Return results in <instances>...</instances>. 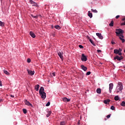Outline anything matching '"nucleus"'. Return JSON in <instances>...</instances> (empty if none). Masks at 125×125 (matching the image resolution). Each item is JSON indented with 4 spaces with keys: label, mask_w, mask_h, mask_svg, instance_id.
I'll use <instances>...</instances> for the list:
<instances>
[{
    "label": "nucleus",
    "mask_w": 125,
    "mask_h": 125,
    "mask_svg": "<svg viewBox=\"0 0 125 125\" xmlns=\"http://www.w3.org/2000/svg\"><path fill=\"white\" fill-rule=\"evenodd\" d=\"M2 99H0V102H2Z\"/></svg>",
    "instance_id": "49"
},
{
    "label": "nucleus",
    "mask_w": 125,
    "mask_h": 125,
    "mask_svg": "<svg viewBox=\"0 0 125 125\" xmlns=\"http://www.w3.org/2000/svg\"><path fill=\"white\" fill-rule=\"evenodd\" d=\"M39 88H40V85L39 84H37L35 86V89L36 90V91H38V90H39Z\"/></svg>",
    "instance_id": "18"
},
{
    "label": "nucleus",
    "mask_w": 125,
    "mask_h": 125,
    "mask_svg": "<svg viewBox=\"0 0 125 125\" xmlns=\"http://www.w3.org/2000/svg\"><path fill=\"white\" fill-rule=\"evenodd\" d=\"M122 49L121 48H119V50H118V52H122Z\"/></svg>",
    "instance_id": "42"
},
{
    "label": "nucleus",
    "mask_w": 125,
    "mask_h": 125,
    "mask_svg": "<svg viewBox=\"0 0 125 125\" xmlns=\"http://www.w3.org/2000/svg\"><path fill=\"white\" fill-rule=\"evenodd\" d=\"M97 0H93L94 1H96Z\"/></svg>",
    "instance_id": "52"
},
{
    "label": "nucleus",
    "mask_w": 125,
    "mask_h": 125,
    "mask_svg": "<svg viewBox=\"0 0 125 125\" xmlns=\"http://www.w3.org/2000/svg\"><path fill=\"white\" fill-rule=\"evenodd\" d=\"M54 28H55V29H57V30H60V29H61V28L60 27V26L58 25H55L54 26Z\"/></svg>",
    "instance_id": "19"
},
{
    "label": "nucleus",
    "mask_w": 125,
    "mask_h": 125,
    "mask_svg": "<svg viewBox=\"0 0 125 125\" xmlns=\"http://www.w3.org/2000/svg\"><path fill=\"white\" fill-rule=\"evenodd\" d=\"M51 76L52 77H55V72H53L52 74H51Z\"/></svg>",
    "instance_id": "35"
},
{
    "label": "nucleus",
    "mask_w": 125,
    "mask_h": 125,
    "mask_svg": "<svg viewBox=\"0 0 125 125\" xmlns=\"http://www.w3.org/2000/svg\"><path fill=\"white\" fill-rule=\"evenodd\" d=\"M29 2L32 5V6H35V7H39V5H38V3L34 1L33 0H30Z\"/></svg>",
    "instance_id": "4"
},
{
    "label": "nucleus",
    "mask_w": 125,
    "mask_h": 125,
    "mask_svg": "<svg viewBox=\"0 0 125 125\" xmlns=\"http://www.w3.org/2000/svg\"><path fill=\"white\" fill-rule=\"evenodd\" d=\"M125 21V17L122 19V21Z\"/></svg>",
    "instance_id": "47"
},
{
    "label": "nucleus",
    "mask_w": 125,
    "mask_h": 125,
    "mask_svg": "<svg viewBox=\"0 0 125 125\" xmlns=\"http://www.w3.org/2000/svg\"><path fill=\"white\" fill-rule=\"evenodd\" d=\"M81 69H82V70H83V71H84V72H85L86 71V70H87V67H86V66H85L83 65H82L81 66Z\"/></svg>",
    "instance_id": "12"
},
{
    "label": "nucleus",
    "mask_w": 125,
    "mask_h": 125,
    "mask_svg": "<svg viewBox=\"0 0 125 125\" xmlns=\"http://www.w3.org/2000/svg\"><path fill=\"white\" fill-rule=\"evenodd\" d=\"M115 18H116V19H118V18H120V15L116 16V17H115Z\"/></svg>",
    "instance_id": "41"
},
{
    "label": "nucleus",
    "mask_w": 125,
    "mask_h": 125,
    "mask_svg": "<svg viewBox=\"0 0 125 125\" xmlns=\"http://www.w3.org/2000/svg\"><path fill=\"white\" fill-rule=\"evenodd\" d=\"M110 117H111V114H109L108 115L106 116V118L107 119H109V118H110Z\"/></svg>",
    "instance_id": "40"
},
{
    "label": "nucleus",
    "mask_w": 125,
    "mask_h": 125,
    "mask_svg": "<svg viewBox=\"0 0 125 125\" xmlns=\"http://www.w3.org/2000/svg\"><path fill=\"white\" fill-rule=\"evenodd\" d=\"M112 44H116V42H114L113 41H111Z\"/></svg>",
    "instance_id": "43"
},
{
    "label": "nucleus",
    "mask_w": 125,
    "mask_h": 125,
    "mask_svg": "<svg viewBox=\"0 0 125 125\" xmlns=\"http://www.w3.org/2000/svg\"><path fill=\"white\" fill-rule=\"evenodd\" d=\"M62 101L63 102H70V101H71V99H68L67 98H63Z\"/></svg>",
    "instance_id": "11"
},
{
    "label": "nucleus",
    "mask_w": 125,
    "mask_h": 125,
    "mask_svg": "<svg viewBox=\"0 0 125 125\" xmlns=\"http://www.w3.org/2000/svg\"><path fill=\"white\" fill-rule=\"evenodd\" d=\"M97 52H98L99 53H100V52H101V50H97Z\"/></svg>",
    "instance_id": "46"
},
{
    "label": "nucleus",
    "mask_w": 125,
    "mask_h": 125,
    "mask_svg": "<svg viewBox=\"0 0 125 125\" xmlns=\"http://www.w3.org/2000/svg\"><path fill=\"white\" fill-rule=\"evenodd\" d=\"M114 100H115V101H118V100H119V96H116L114 97Z\"/></svg>",
    "instance_id": "28"
},
{
    "label": "nucleus",
    "mask_w": 125,
    "mask_h": 125,
    "mask_svg": "<svg viewBox=\"0 0 125 125\" xmlns=\"http://www.w3.org/2000/svg\"><path fill=\"white\" fill-rule=\"evenodd\" d=\"M50 115H51V111H49L48 112V113L47 114V115H46V117H47V118H48V117H49V116H50Z\"/></svg>",
    "instance_id": "26"
},
{
    "label": "nucleus",
    "mask_w": 125,
    "mask_h": 125,
    "mask_svg": "<svg viewBox=\"0 0 125 125\" xmlns=\"http://www.w3.org/2000/svg\"><path fill=\"white\" fill-rule=\"evenodd\" d=\"M122 54V52H120L119 53H118V55H120V56H121Z\"/></svg>",
    "instance_id": "44"
},
{
    "label": "nucleus",
    "mask_w": 125,
    "mask_h": 125,
    "mask_svg": "<svg viewBox=\"0 0 125 125\" xmlns=\"http://www.w3.org/2000/svg\"><path fill=\"white\" fill-rule=\"evenodd\" d=\"M60 125H66V122L64 121L61 122Z\"/></svg>",
    "instance_id": "27"
},
{
    "label": "nucleus",
    "mask_w": 125,
    "mask_h": 125,
    "mask_svg": "<svg viewBox=\"0 0 125 125\" xmlns=\"http://www.w3.org/2000/svg\"><path fill=\"white\" fill-rule=\"evenodd\" d=\"M78 125H80V120H79V122H78Z\"/></svg>",
    "instance_id": "50"
},
{
    "label": "nucleus",
    "mask_w": 125,
    "mask_h": 125,
    "mask_svg": "<svg viewBox=\"0 0 125 125\" xmlns=\"http://www.w3.org/2000/svg\"><path fill=\"white\" fill-rule=\"evenodd\" d=\"M10 96H11V97H12V98H14V96L13 95H11Z\"/></svg>",
    "instance_id": "48"
},
{
    "label": "nucleus",
    "mask_w": 125,
    "mask_h": 125,
    "mask_svg": "<svg viewBox=\"0 0 125 125\" xmlns=\"http://www.w3.org/2000/svg\"><path fill=\"white\" fill-rule=\"evenodd\" d=\"M91 10L92 12H94V13H97L98 12L96 9L94 10L93 9H91Z\"/></svg>",
    "instance_id": "23"
},
{
    "label": "nucleus",
    "mask_w": 125,
    "mask_h": 125,
    "mask_svg": "<svg viewBox=\"0 0 125 125\" xmlns=\"http://www.w3.org/2000/svg\"><path fill=\"white\" fill-rule=\"evenodd\" d=\"M89 42H91V43H92V44L94 45V46H96V44H95L93 41H92V40H91L90 39H89Z\"/></svg>",
    "instance_id": "20"
},
{
    "label": "nucleus",
    "mask_w": 125,
    "mask_h": 125,
    "mask_svg": "<svg viewBox=\"0 0 125 125\" xmlns=\"http://www.w3.org/2000/svg\"><path fill=\"white\" fill-rule=\"evenodd\" d=\"M97 93L98 94H100L101 93V89L100 88H97L96 90Z\"/></svg>",
    "instance_id": "17"
},
{
    "label": "nucleus",
    "mask_w": 125,
    "mask_h": 125,
    "mask_svg": "<svg viewBox=\"0 0 125 125\" xmlns=\"http://www.w3.org/2000/svg\"><path fill=\"white\" fill-rule=\"evenodd\" d=\"M119 53V52L118 49L114 50V53H115V54H118Z\"/></svg>",
    "instance_id": "24"
},
{
    "label": "nucleus",
    "mask_w": 125,
    "mask_h": 125,
    "mask_svg": "<svg viewBox=\"0 0 125 125\" xmlns=\"http://www.w3.org/2000/svg\"><path fill=\"white\" fill-rule=\"evenodd\" d=\"M24 103L25 105H27V106H31V107H33V104H32L30 103V102L28 101L27 100H24Z\"/></svg>",
    "instance_id": "7"
},
{
    "label": "nucleus",
    "mask_w": 125,
    "mask_h": 125,
    "mask_svg": "<svg viewBox=\"0 0 125 125\" xmlns=\"http://www.w3.org/2000/svg\"><path fill=\"white\" fill-rule=\"evenodd\" d=\"M29 34H30L31 37H32V38H33L34 39V38H36V35L33 32L30 31Z\"/></svg>",
    "instance_id": "13"
},
{
    "label": "nucleus",
    "mask_w": 125,
    "mask_h": 125,
    "mask_svg": "<svg viewBox=\"0 0 125 125\" xmlns=\"http://www.w3.org/2000/svg\"><path fill=\"white\" fill-rule=\"evenodd\" d=\"M110 101L111 100L110 99L104 100V104H108Z\"/></svg>",
    "instance_id": "15"
},
{
    "label": "nucleus",
    "mask_w": 125,
    "mask_h": 125,
    "mask_svg": "<svg viewBox=\"0 0 125 125\" xmlns=\"http://www.w3.org/2000/svg\"><path fill=\"white\" fill-rule=\"evenodd\" d=\"M22 111H23V114H27V109L23 108L22 109Z\"/></svg>",
    "instance_id": "31"
},
{
    "label": "nucleus",
    "mask_w": 125,
    "mask_h": 125,
    "mask_svg": "<svg viewBox=\"0 0 125 125\" xmlns=\"http://www.w3.org/2000/svg\"><path fill=\"white\" fill-rule=\"evenodd\" d=\"M121 37H122V38H124V35H121Z\"/></svg>",
    "instance_id": "51"
},
{
    "label": "nucleus",
    "mask_w": 125,
    "mask_h": 125,
    "mask_svg": "<svg viewBox=\"0 0 125 125\" xmlns=\"http://www.w3.org/2000/svg\"><path fill=\"white\" fill-rule=\"evenodd\" d=\"M0 86H2V84L1 83V81L0 80Z\"/></svg>",
    "instance_id": "45"
},
{
    "label": "nucleus",
    "mask_w": 125,
    "mask_h": 125,
    "mask_svg": "<svg viewBox=\"0 0 125 125\" xmlns=\"http://www.w3.org/2000/svg\"><path fill=\"white\" fill-rule=\"evenodd\" d=\"M117 89L118 90L117 91V92L119 93L120 91H122L123 89H124V87L123 86V83L122 82H119L118 83V85L116 87Z\"/></svg>",
    "instance_id": "2"
},
{
    "label": "nucleus",
    "mask_w": 125,
    "mask_h": 125,
    "mask_svg": "<svg viewBox=\"0 0 125 125\" xmlns=\"http://www.w3.org/2000/svg\"><path fill=\"white\" fill-rule=\"evenodd\" d=\"M121 106H123V107H125V101H123L122 103L121 104Z\"/></svg>",
    "instance_id": "30"
},
{
    "label": "nucleus",
    "mask_w": 125,
    "mask_h": 125,
    "mask_svg": "<svg viewBox=\"0 0 125 125\" xmlns=\"http://www.w3.org/2000/svg\"><path fill=\"white\" fill-rule=\"evenodd\" d=\"M125 31L124 30H122V29H116V34L117 35L118 37H120L119 35H121V34H124Z\"/></svg>",
    "instance_id": "3"
},
{
    "label": "nucleus",
    "mask_w": 125,
    "mask_h": 125,
    "mask_svg": "<svg viewBox=\"0 0 125 125\" xmlns=\"http://www.w3.org/2000/svg\"><path fill=\"white\" fill-rule=\"evenodd\" d=\"M111 110H115V106H111L110 107Z\"/></svg>",
    "instance_id": "37"
},
{
    "label": "nucleus",
    "mask_w": 125,
    "mask_h": 125,
    "mask_svg": "<svg viewBox=\"0 0 125 125\" xmlns=\"http://www.w3.org/2000/svg\"><path fill=\"white\" fill-rule=\"evenodd\" d=\"M124 21L125 22H122L121 23V26H125V21Z\"/></svg>",
    "instance_id": "36"
},
{
    "label": "nucleus",
    "mask_w": 125,
    "mask_h": 125,
    "mask_svg": "<svg viewBox=\"0 0 125 125\" xmlns=\"http://www.w3.org/2000/svg\"><path fill=\"white\" fill-rule=\"evenodd\" d=\"M124 59V57L123 56L119 57V56H116L114 58V60H118V61H121V60H123Z\"/></svg>",
    "instance_id": "6"
},
{
    "label": "nucleus",
    "mask_w": 125,
    "mask_h": 125,
    "mask_svg": "<svg viewBox=\"0 0 125 125\" xmlns=\"http://www.w3.org/2000/svg\"><path fill=\"white\" fill-rule=\"evenodd\" d=\"M119 39H120V41H122L123 43H124V42H125V39L122 38V37H119Z\"/></svg>",
    "instance_id": "29"
},
{
    "label": "nucleus",
    "mask_w": 125,
    "mask_h": 125,
    "mask_svg": "<svg viewBox=\"0 0 125 125\" xmlns=\"http://www.w3.org/2000/svg\"><path fill=\"white\" fill-rule=\"evenodd\" d=\"M27 63H30L31 62V59H28L27 60Z\"/></svg>",
    "instance_id": "38"
},
{
    "label": "nucleus",
    "mask_w": 125,
    "mask_h": 125,
    "mask_svg": "<svg viewBox=\"0 0 125 125\" xmlns=\"http://www.w3.org/2000/svg\"><path fill=\"white\" fill-rule=\"evenodd\" d=\"M31 17H33V18H35V19H37L38 18V16H34L33 15H31Z\"/></svg>",
    "instance_id": "32"
},
{
    "label": "nucleus",
    "mask_w": 125,
    "mask_h": 125,
    "mask_svg": "<svg viewBox=\"0 0 125 125\" xmlns=\"http://www.w3.org/2000/svg\"><path fill=\"white\" fill-rule=\"evenodd\" d=\"M113 87H114V84L113 83H110L109 84V92L110 93L112 92V89H113Z\"/></svg>",
    "instance_id": "9"
},
{
    "label": "nucleus",
    "mask_w": 125,
    "mask_h": 125,
    "mask_svg": "<svg viewBox=\"0 0 125 125\" xmlns=\"http://www.w3.org/2000/svg\"><path fill=\"white\" fill-rule=\"evenodd\" d=\"M3 72L4 74H5L6 75H7V76H9L10 74H9V72H8V71L4 70Z\"/></svg>",
    "instance_id": "25"
},
{
    "label": "nucleus",
    "mask_w": 125,
    "mask_h": 125,
    "mask_svg": "<svg viewBox=\"0 0 125 125\" xmlns=\"http://www.w3.org/2000/svg\"><path fill=\"white\" fill-rule=\"evenodd\" d=\"M110 27H113L114 26V21H112L111 22L109 23Z\"/></svg>",
    "instance_id": "22"
},
{
    "label": "nucleus",
    "mask_w": 125,
    "mask_h": 125,
    "mask_svg": "<svg viewBox=\"0 0 125 125\" xmlns=\"http://www.w3.org/2000/svg\"><path fill=\"white\" fill-rule=\"evenodd\" d=\"M88 16H89L90 18H92V13H91L90 11L88 12Z\"/></svg>",
    "instance_id": "16"
},
{
    "label": "nucleus",
    "mask_w": 125,
    "mask_h": 125,
    "mask_svg": "<svg viewBox=\"0 0 125 125\" xmlns=\"http://www.w3.org/2000/svg\"><path fill=\"white\" fill-rule=\"evenodd\" d=\"M39 94L43 100L45 99V98L46 97V93L44 92V88H43V87L42 86L40 88L39 90Z\"/></svg>",
    "instance_id": "1"
},
{
    "label": "nucleus",
    "mask_w": 125,
    "mask_h": 125,
    "mask_svg": "<svg viewBox=\"0 0 125 125\" xmlns=\"http://www.w3.org/2000/svg\"><path fill=\"white\" fill-rule=\"evenodd\" d=\"M81 60L82 61H83L84 62H86V61L87 60V58H86V56L84 55V54H82Z\"/></svg>",
    "instance_id": "5"
},
{
    "label": "nucleus",
    "mask_w": 125,
    "mask_h": 125,
    "mask_svg": "<svg viewBox=\"0 0 125 125\" xmlns=\"http://www.w3.org/2000/svg\"><path fill=\"white\" fill-rule=\"evenodd\" d=\"M90 74H91V72H90V71H88L86 73V76H89V75H90Z\"/></svg>",
    "instance_id": "34"
},
{
    "label": "nucleus",
    "mask_w": 125,
    "mask_h": 125,
    "mask_svg": "<svg viewBox=\"0 0 125 125\" xmlns=\"http://www.w3.org/2000/svg\"><path fill=\"white\" fill-rule=\"evenodd\" d=\"M27 71L28 72V75H30V76H33V75L35 74V71L30 70L29 69H27Z\"/></svg>",
    "instance_id": "8"
},
{
    "label": "nucleus",
    "mask_w": 125,
    "mask_h": 125,
    "mask_svg": "<svg viewBox=\"0 0 125 125\" xmlns=\"http://www.w3.org/2000/svg\"><path fill=\"white\" fill-rule=\"evenodd\" d=\"M0 26H1V27H4V22L0 21Z\"/></svg>",
    "instance_id": "21"
},
{
    "label": "nucleus",
    "mask_w": 125,
    "mask_h": 125,
    "mask_svg": "<svg viewBox=\"0 0 125 125\" xmlns=\"http://www.w3.org/2000/svg\"><path fill=\"white\" fill-rule=\"evenodd\" d=\"M100 64H101V65H102V63L100 62Z\"/></svg>",
    "instance_id": "53"
},
{
    "label": "nucleus",
    "mask_w": 125,
    "mask_h": 125,
    "mask_svg": "<svg viewBox=\"0 0 125 125\" xmlns=\"http://www.w3.org/2000/svg\"><path fill=\"white\" fill-rule=\"evenodd\" d=\"M49 105H50V102H48L45 105V106H46V107H48V106H49Z\"/></svg>",
    "instance_id": "33"
},
{
    "label": "nucleus",
    "mask_w": 125,
    "mask_h": 125,
    "mask_svg": "<svg viewBox=\"0 0 125 125\" xmlns=\"http://www.w3.org/2000/svg\"><path fill=\"white\" fill-rule=\"evenodd\" d=\"M79 47H80V48H83V46L82 45H79Z\"/></svg>",
    "instance_id": "39"
},
{
    "label": "nucleus",
    "mask_w": 125,
    "mask_h": 125,
    "mask_svg": "<svg viewBox=\"0 0 125 125\" xmlns=\"http://www.w3.org/2000/svg\"><path fill=\"white\" fill-rule=\"evenodd\" d=\"M58 55L60 57L61 59H63V55H62V53H61V52H58Z\"/></svg>",
    "instance_id": "14"
},
{
    "label": "nucleus",
    "mask_w": 125,
    "mask_h": 125,
    "mask_svg": "<svg viewBox=\"0 0 125 125\" xmlns=\"http://www.w3.org/2000/svg\"><path fill=\"white\" fill-rule=\"evenodd\" d=\"M96 36H97V37H98L99 39H100V40H103V36L101 33H96Z\"/></svg>",
    "instance_id": "10"
}]
</instances>
